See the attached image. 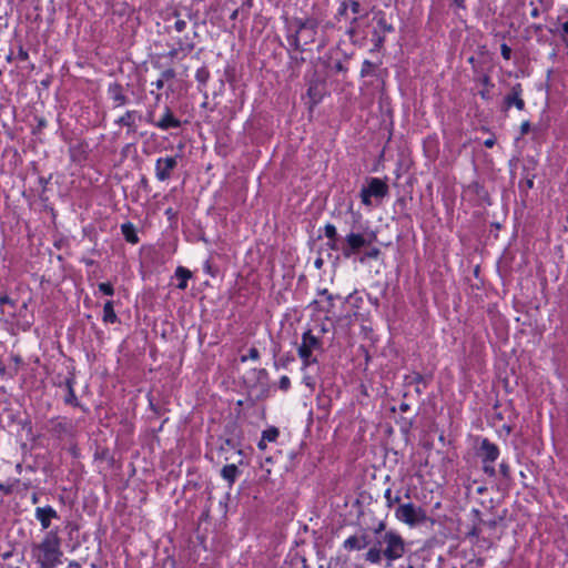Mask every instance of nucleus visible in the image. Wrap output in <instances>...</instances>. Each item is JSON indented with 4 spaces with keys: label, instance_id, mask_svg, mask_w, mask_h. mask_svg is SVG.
Listing matches in <instances>:
<instances>
[{
    "label": "nucleus",
    "instance_id": "obj_1",
    "mask_svg": "<svg viewBox=\"0 0 568 568\" xmlns=\"http://www.w3.org/2000/svg\"><path fill=\"white\" fill-rule=\"evenodd\" d=\"M406 552V544L403 537L395 530H388L378 539H373L372 546L364 555L365 561L372 565H379L386 560V566L402 558Z\"/></svg>",
    "mask_w": 568,
    "mask_h": 568
},
{
    "label": "nucleus",
    "instance_id": "obj_2",
    "mask_svg": "<svg viewBox=\"0 0 568 568\" xmlns=\"http://www.w3.org/2000/svg\"><path fill=\"white\" fill-rule=\"evenodd\" d=\"M61 539L58 530H50L45 534L40 544L32 546V557L40 568H54L61 562L62 551L60 549Z\"/></svg>",
    "mask_w": 568,
    "mask_h": 568
},
{
    "label": "nucleus",
    "instance_id": "obj_3",
    "mask_svg": "<svg viewBox=\"0 0 568 568\" xmlns=\"http://www.w3.org/2000/svg\"><path fill=\"white\" fill-rule=\"evenodd\" d=\"M375 240V233L371 232L368 227L354 225L342 243V254L344 257L349 258L359 253L362 248L369 246Z\"/></svg>",
    "mask_w": 568,
    "mask_h": 568
},
{
    "label": "nucleus",
    "instance_id": "obj_4",
    "mask_svg": "<svg viewBox=\"0 0 568 568\" xmlns=\"http://www.w3.org/2000/svg\"><path fill=\"white\" fill-rule=\"evenodd\" d=\"M294 23L296 26L295 33L291 34L287 40L294 50L303 51L304 49L301 45V40L304 41V45L314 42L318 22L314 18H306L295 19Z\"/></svg>",
    "mask_w": 568,
    "mask_h": 568
},
{
    "label": "nucleus",
    "instance_id": "obj_5",
    "mask_svg": "<svg viewBox=\"0 0 568 568\" xmlns=\"http://www.w3.org/2000/svg\"><path fill=\"white\" fill-rule=\"evenodd\" d=\"M395 517L398 521L409 527H416L427 521L434 523V520L427 516L425 509L412 501L399 504L395 509Z\"/></svg>",
    "mask_w": 568,
    "mask_h": 568
},
{
    "label": "nucleus",
    "instance_id": "obj_6",
    "mask_svg": "<svg viewBox=\"0 0 568 568\" xmlns=\"http://www.w3.org/2000/svg\"><path fill=\"white\" fill-rule=\"evenodd\" d=\"M476 455L480 458L484 474L488 477H496L497 470L494 463L500 455L499 447L488 438H481Z\"/></svg>",
    "mask_w": 568,
    "mask_h": 568
},
{
    "label": "nucleus",
    "instance_id": "obj_7",
    "mask_svg": "<svg viewBox=\"0 0 568 568\" xmlns=\"http://www.w3.org/2000/svg\"><path fill=\"white\" fill-rule=\"evenodd\" d=\"M321 347V339L314 336L311 329H307L306 332L303 333L302 343L297 348L298 356L303 362V368H306L310 365L317 363L316 357L312 356V352L313 349H320Z\"/></svg>",
    "mask_w": 568,
    "mask_h": 568
},
{
    "label": "nucleus",
    "instance_id": "obj_8",
    "mask_svg": "<svg viewBox=\"0 0 568 568\" xmlns=\"http://www.w3.org/2000/svg\"><path fill=\"white\" fill-rule=\"evenodd\" d=\"M389 189L386 182L378 178H371L367 181V186L361 190V200L364 205H371V197L384 199L388 195Z\"/></svg>",
    "mask_w": 568,
    "mask_h": 568
},
{
    "label": "nucleus",
    "instance_id": "obj_9",
    "mask_svg": "<svg viewBox=\"0 0 568 568\" xmlns=\"http://www.w3.org/2000/svg\"><path fill=\"white\" fill-rule=\"evenodd\" d=\"M179 155L159 158L155 162V176L164 182L171 179L173 171L178 166Z\"/></svg>",
    "mask_w": 568,
    "mask_h": 568
},
{
    "label": "nucleus",
    "instance_id": "obj_10",
    "mask_svg": "<svg viewBox=\"0 0 568 568\" xmlns=\"http://www.w3.org/2000/svg\"><path fill=\"white\" fill-rule=\"evenodd\" d=\"M523 92L521 83L514 84L503 100V110L507 111L511 106H515L519 111L525 110L526 103L523 99Z\"/></svg>",
    "mask_w": 568,
    "mask_h": 568
},
{
    "label": "nucleus",
    "instance_id": "obj_11",
    "mask_svg": "<svg viewBox=\"0 0 568 568\" xmlns=\"http://www.w3.org/2000/svg\"><path fill=\"white\" fill-rule=\"evenodd\" d=\"M372 541L373 539H371L365 531H362L358 535H353L345 539L343 542V548L347 551H358L367 548L368 546L371 547Z\"/></svg>",
    "mask_w": 568,
    "mask_h": 568
},
{
    "label": "nucleus",
    "instance_id": "obj_12",
    "mask_svg": "<svg viewBox=\"0 0 568 568\" xmlns=\"http://www.w3.org/2000/svg\"><path fill=\"white\" fill-rule=\"evenodd\" d=\"M182 122L174 115L170 106L165 105L162 116L156 121V128L162 131L181 128Z\"/></svg>",
    "mask_w": 568,
    "mask_h": 568
},
{
    "label": "nucleus",
    "instance_id": "obj_13",
    "mask_svg": "<svg viewBox=\"0 0 568 568\" xmlns=\"http://www.w3.org/2000/svg\"><path fill=\"white\" fill-rule=\"evenodd\" d=\"M50 423H51L50 432L59 438H62L72 433V429H73L72 422L70 419H68L67 417H57V418H53Z\"/></svg>",
    "mask_w": 568,
    "mask_h": 568
},
{
    "label": "nucleus",
    "instance_id": "obj_14",
    "mask_svg": "<svg viewBox=\"0 0 568 568\" xmlns=\"http://www.w3.org/2000/svg\"><path fill=\"white\" fill-rule=\"evenodd\" d=\"M536 164V161L532 158H530L527 160V164H525L523 168L524 178L519 182V189L525 193H527L528 190L534 187L535 174L531 173L530 171L535 169Z\"/></svg>",
    "mask_w": 568,
    "mask_h": 568
},
{
    "label": "nucleus",
    "instance_id": "obj_15",
    "mask_svg": "<svg viewBox=\"0 0 568 568\" xmlns=\"http://www.w3.org/2000/svg\"><path fill=\"white\" fill-rule=\"evenodd\" d=\"M34 516L40 521L42 529L50 528L51 520L59 518L58 513L51 506L38 507Z\"/></svg>",
    "mask_w": 568,
    "mask_h": 568
},
{
    "label": "nucleus",
    "instance_id": "obj_16",
    "mask_svg": "<svg viewBox=\"0 0 568 568\" xmlns=\"http://www.w3.org/2000/svg\"><path fill=\"white\" fill-rule=\"evenodd\" d=\"M476 75L474 77V81L478 82L483 85V90L479 91V95L483 100L489 101L491 99L490 88H494V83L491 82V78L488 73L478 71L475 69Z\"/></svg>",
    "mask_w": 568,
    "mask_h": 568
},
{
    "label": "nucleus",
    "instance_id": "obj_17",
    "mask_svg": "<svg viewBox=\"0 0 568 568\" xmlns=\"http://www.w3.org/2000/svg\"><path fill=\"white\" fill-rule=\"evenodd\" d=\"M108 94L113 101L115 108L123 106L128 103V97L124 93V88L118 82L111 83L108 87Z\"/></svg>",
    "mask_w": 568,
    "mask_h": 568
},
{
    "label": "nucleus",
    "instance_id": "obj_18",
    "mask_svg": "<svg viewBox=\"0 0 568 568\" xmlns=\"http://www.w3.org/2000/svg\"><path fill=\"white\" fill-rule=\"evenodd\" d=\"M135 118L142 120V115L135 110H128L122 116H120L115 123L121 126L128 128V133L136 132Z\"/></svg>",
    "mask_w": 568,
    "mask_h": 568
},
{
    "label": "nucleus",
    "instance_id": "obj_19",
    "mask_svg": "<svg viewBox=\"0 0 568 568\" xmlns=\"http://www.w3.org/2000/svg\"><path fill=\"white\" fill-rule=\"evenodd\" d=\"M373 20L376 22V27L373 30H378L381 34L390 33L394 31V27L386 19V14L383 11L374 13Z\"/></svg>",
    "mask_w": 568,
    "mask_h": 568
},
{
    "label": "nucleus",
    "instance_id": "obj_20",
    "mask_svg": "<svg viewBox=\"0 0 568 568\" xmlns=\"http://www.w3.org/2000/svg\"><path fill=\"white\" fill-rule=\"evenodd\" d=\"M240 474H241V471L235 464L225 465L221 469V476L223 479H225L229 483L230 487L235 483V480Z\"/></svg>",
    "mask_w": 568,
    "mask_h": 568
},
{
    "label": "nucleus",
    "instance_id": "obj_21",
    "mask_svg": "<svg viewBox=\"0 0 568 568\" xmlns=\"http://www.w3.org/2000/svg\"><path fill=\"white\" fill-rule=\"evenodd\" d=\"M73 385H74L73 377H69L65 379V387H67L68 394L64 397V403L73 406V407H78V406H80V404H79L78 397L74 393Z\"/></svg>",
    "mask_w": 568,
    "mask_h": 568
},
{
    "label": "nucleus",
    "instance_id": "obj_22",
    "mask_svg": "<svg viewBox=\"0 0 568 568\" xmlns=\"http://www.w3.org/2000/svg\"><path fill=\"white\" fill-rule=\"evenodd\" d=\"M175 276L179 280L176 287L179 290H185L187 287V281L192 277V272L183 266H178Z\"/></svg>",
    "mask_w": 568,
    "mask_h": 568
},
{
    "label": "nucleus",
    "instance_id": "obj_23",
    "mask_svg": "<svg viewBox=\"0 0 568 568\" xmlns=\"http://www.w3.org/2000/svg\"><path fill=\"white\" fill-rule=\"evenodd\" d=\"M104 323L114 324L119 321L116 313L114 312L113 301H106L103 306V317Z\"/></svg>",
    "mask_w": 568,
    "mask_h": 568
},
{
    "label": "nucleus",
    "instance_id": "obj_24",
    "mask_svg": "<svg viewBox=\"0 0 568 568\" xmlns=\"http://www.w3.org/2000/svg\"><path fill=\"white\" fill-rule=\"evenodd\" d=\"M121 231L126 242L131 244H136L139 242V236L132 223L128 222L122 224Z\"/></svg>",
    "mask_w": 568,
    "mask_h": 568
},
{
    "label": "nucleus",
    "instance_id": "obj_25",
    "mask_svg": "<svg viewBox=\"0 0 568 568\" xmlns=\"http://www.w3.org/2000/svg\"><path fill=\"white\" fill-rule=\"evenodd\" d=\"M175 44L184 54L190 53L195 48L193 39L189 36L175 38Z\"/></svg>",
    "mask_w": 568,
    "mask_h": 568
},
{
    "label": "nucleus",
    "instance_id": "obj_26",
    "mask_svg": "<svg viewBox=\"0 0 568 568\" xmlns=\"http://www.w3.org/2000/svg\"><path fill=\"white\" fill-rule=\"evenodd\" d=\"M239 446H240V444L235 439H233V438H225V439L222 440V444H221L219 450L221 453H223V452H227L230 449H233L239 455H242V449Z\"/></svg>",
    "mask_w": 568,
    "mask_h": 568
},
{
    "label": "nucleus",
    "instance_id": "obj_27",
    "mask_svg": "<svg viewBox=\"0 0 568 568\" xmlns=\"http://www.w3.org/2000/svg\"><path fill=\"white\" fill-rule=\"evenodd\" d=\"M471 513H473L474 517L476 518V520L478 521V524H483V525L487 526L490 529H495L497 527L498 523L500 520H503V518H504V517H499V518H493V519H489V520H484L480 517V515H481L480 510L473 509Z\"/></svg>",
    "mask_w": 568,
    "mask_h": 568
},
{
    "label": "nucleus",
    "instance_id": "obj_28",
    "mask_svg": "<svg viewBox=\"0 0 568 568\" xmlns=\"http://www.w3.org/2000/svg\"><path fill=\"white\" fill-rule=\"evenodd\" d=\"M372 41H373V48L372 52L381 51L385 43V36L381 34L378 30H373L372 32Z\"/></svg>",
    "mask_w": 568,
    "mask_h": 568
},
{
    "label": "nucleus",
    "instance_id": "obj_29",
    "mask_svg": "<svg viewBox=\"0 0 568 568\" xmlns=\"http://www.w3.org/2000/svg\"><path fill=\"white\" fill-rule=\"evenodd\" d=\"M384 498L386 501V507L388 509L393 508L395 505H399L400 503V496L399 494L393 495V491L390 488H387L384 493Z\"/></svg>",
    "mask_w": 568,
    "mask_h": 568
},
{
    "label": "nucleus",
    "instance_id": "obj_30",
    "mask_svg": "<svg viewBox=\"0 0 568 568\" xmlns=\"http://www.w3.org/2000/svg\"><path fill=\"white\" fill-rule=\"evenodd\" d=\"M280 436V430L275 426H271L267 429L263 430L262 438L268 443H274Z\"/></svg>",
    "mask_w": 568,
    "mask_h": 568
},
{
    "label": "nucleus",
    "instance_id": "obj_31",
    "mask_svg": "<svg viewBox=\"0 0 568 568\" xmlns=\"http://www.w3.org/2000/svg\"><path fill=\"white\" fill-rule=\"evenodd\" d=\"M195 79L201 85L205 87L210 79L209 69L206 67H202V68L197 69L196 73H195Z\"/></svg>",
    "mask_w": 568,
    "mask_h": 568
},
{
    "label": "nucleus",
    "instance_id": "obj_32",
    "mask_svg": "<svg viewBox=\"0 0 568 568\" xmlns=\"http://www.w3.org/2000/svg\"><path fill=\"white\" fill-rule=\"evenodd\" d=\"M405 382L407 384H423L424 387L426 386L425 377L420 373H413L412 375L406 376Z\"/></svg>",
    "mask_w": 568,
    "mask_h": 568
},
{
    "label": "nucleus",
    "instance_id": "obj_33",
    "mask_svg": "<svg viewBox=\"0 0 568 568\" xmlns=\"http://www.w3.org/2000/svg\"><path fill=\"white\" fill-rule=\"evenodd\" d=\"M290 568H310L307 565V561L304 557L301 556H294L291 559V562L286 565Z\"/></svg>",
    "mask_w": 568,
    "mask_h": 568
},
{
    "label": "nucleus",
    "instance_id": "obj_34",
    "mask_svg": "<svg viewBox=\"0 0 568 568\" xmlns=\"http://www.w3.org/2000/svg\"><path fill=\"white\" fill-rule=\"evenodd\" d=\"M375 68H376L375 63L371 62L369 60H364V62L362 64L361 77L366 78V77L372 75Z\"/></svg>",
    "mask_w": 568,
    "mask_h": 568
},
{
    "label": "nucleus",
    "instance_id": "obj_35",
    "mask_svg": "<svg viewBox=\"0 0 568 568\" xmlns=\"http://www.w3.org/2000/svg\"><path fill=\"white\" fill-rule=\"evenodd\" d=\"M498 471H499L500 476L503 477V479H505V480H510L511 479L510 466L505 460H503L499 464V470Z\"/></svg>",
    "mask_w": 568,
    "mask_h": 568
},
{
    "label": "nucleus",
    "instance_id": "obj_36",
    "mask_svg": "<svg viewBox=\"0 0 568 568\" xmlns=\"http://www.w3.org/2000/svg\"><path fill=\"white\" fill-rule=\"evenodd\" d=\"M324 233H325V236L328 239V240H337L338 237V234H337V231H336V227L335 225L331 224V223H327L324 227Z\"/></svg>",
    "mask_w": 568,
    "mask_h": 568
},
{
    "label": "nucleus",
    "instance_id": "obj_37",
    "mask_svg": "<svg viewBox=\"0 0 568 568\" xmlns=\"http://www.w3.org/2000/svg\"><path fill=\"white\" fill-rule=\"evenodd\" d=\"M99 291L102 292L104 295H109V296L114 295V288L110 282L100 283Z\"/></svg>",
    "mask_w": 568,
    "mask_h": 568
},
{
    "label": "nucleus",
    "instance_id": "obj_38",
    "mask_svg": "<svg viewBox=\"0 0 568 568\" xmlns=\"http://www.w3.org/2000/svg\"><path fill=\"white\" fill-rule=\"evenodd\" d=\"M347 11H348V2L346 0H343L339 3L336 18L341 20V18H347Z\"/></svg>",
    "mask_w": 568,
    "mask_h": 568
},
{
    "label": "nucleus",
    "instance_id": "obj_39",
    "mask_svg": "<svg viewBox=\"0 0 568 568\" xmlns=\"http://www.w3.org/2000/svg\"><path fill=\"white\" fill-rule=\"evenodd\" d=\"M386 532H388V530H386V523L381 521L377 525V527L374 528V538L373 539H378L381 536L385 535Z\"/></svg>",
    "mask_w": 568,
    "mask_h": 568
},
{
    "label": "nucleus",
    "instance_id": "obj_40",
    "mask_svg": "<svg viewBox=\"0 0 568 568\" xmlns=\"http://www.w3.org/2000/svg\"><path fill=\"white\" fill-rule=\"evenodd\" d=\"M381 254V250L378 247H372L367 252H365L364 256L361 258V262H364L366 258H377Z\"/></svg>",
    "mask_w": 568,
    "mask_h": 568
},
{
    "label": "nucleus",
    "instance_id": "obj_41",
    "mask_svg": "<svg viewBox=\"0 0 568 568\" xmlns=\"http://www.w3.org/2000/svg\"><path fill=\"white\" fill-rule=\"evenodd\" d=\"M247 358H251L253 361H257L260 358V352L256 347H251L248 349V355L247 356H243L241 358L242 362H245Z\"/></svg>",
    "mask_w": 568,
    "mask_h": 568
},
{
    "label": "nucleus",
    "instance_id": "obj_42",
    "mask_svg": "<svg viewBox=\"0 0 568 568\" xmlns=\"http://www.w3.org/2000/svg\"><path fill=\"white\" fill-rule=\"evenodd\" d=\"M144 121L148 123V124H151L153 126L156 128V121L155 120V114H154V110H148L146 113H145V116L143 118Z\"/></svg>",
    "mask_w": 568,
    "mask_h": 568
},
{
    "label": "nucleus",
    "instance_id": "obj_43",
    "mask_svg": "<svg viewBox=\"0 0 568 568\" xmlns=\"http://www.w3.org/2000/svg\"><path fill=\"white\" fill-rule=\"evenodd\" d=\"M17 302L10 298L7 294L0 295V305H9L11 308L16 307Z\"/></svg>",
    "mask_w": 568,
    "mask_h": 568
},
{
    "label": "nucleus",
    "instance_id": "obj_44",
    "mask_svg": "<svg viewBox=\"0 0 568 568\" xmlns=\"http://www.w3.org/2000/svg\"><path fill=\"white\" fill-rule=\"evenodd\" d=\"M186 21L183 20V19H176V21L174 22L173 24V29L179 32V33H182L185 29H186Z\"/></svg>",
    "mask_w": 568,
    "mask_h": 568
},
{
    "label": "nucleus",
    "instance_id": "obj_45",
    "mask_svg": "<svg viewBox=\"0 0 568 568\" xmlns=\"http://www.w3.org/2000/svg\"><path fill=\"white\" fill-rule=\"evenodd\" d=\"M161 79H163L164 81H170V80H173L175 78V71L174 69L172 68H169L166 70H164L162 73H161Z\"/></svg>",
    "mask_w": 568,
    "mask_h": 568
},
{
    "label": "nucleus",
    "instance_id": "obj_46",
    "mask_svg": "<svg viewBox=\"0 0 568 568\" xmlns=\"http://www.w3.org/2000/svg\"><path fill=\"white\" fill-rule=\"evenodd\" d=\"M280 389L286 392L291 387V381L287 376H282L278 381Z\"/></svg>",
    "mask_w": 568,
    "mask_h": 568
},
{
    "label": "nucleus",
    "instance_id": "obj_47",
    "mask_svg": "<svg viewBox=\"0 0 568 568\" xmlns=\"http://www.w3.org/2000/svg\"><path fill=\"white\" fill-rule=\"evenodd\" d=\"M348 2V9H351V11L354 13V14H358L361 12V3L356 0H346Z\"/></svg>",
    "mask_w": 568,
    "mask_h": 568
},
{
    "label": "nucleus",
    "instance_id": "obj_48",
    "mask_svg": "<svg viewBox=\"0 0 568 568\" xmlns=\"http://www.w3.org/2000/svg\"><path fill=\"white\" fill-rule=\"evenodd\" d=\"M321 295H325L326 298H327V302H328V307L325 308L326 312H329L331 308L334 306L333 304V300H334V296L332 294L328 293V291L326 288L318 292Z\"/></svg>",
    "mask_w": 568,
    "mask_h": 568
},
{
    "label": "nucleus",
    "instance_id": "obj_49",
    "mask_svg": "<svg viewBox=\"0 0 568 568\" xmlns=\"http://www.w3.org/2000/svg\"><path fill=\"white\" fill-rule=\"evenodd\" d=\"M501 55L505 60H510L511 58V48L506 43L500 45Z\"/></svg>",
    "mask_w": 568,
    "mask_h": 568
},
{
    "label": "nucleus",
    "instance_id": "obj_50",
    "mask_svg": "<svg viewBox=\"0 0 568 568\" xmlns=\"http://www.w3.org/2000/svg\"><path fill=\"white\" fill-rule=\"evenodd\" d=\"M14 555V549L13 548H9V549H3L1 546H0V557L4 560L11 558L12 556Z\"/></svg>",
    "mask_w": 568,
    "mask_h": 568
},
{
    "label": "nucleus",
    "instance_id": "obj_51",
    "mask_svg": "<svg viewBox=\"0 0 568 568\" xmlns=\"http://www.w3.org/2000/svg\"><path fill=\"white\" fill-rule=\"evenodd\" d=\"M303 383L308 387L311 388L312 390L315 388V385H316V382L314 379V377L310 376V375H305L303 377Z\"/></svg>",
    "mask_w": 568,
    "mask_h": 568
},
{
    "label": "nucleus",
    "instance_id": "obj_52",
    "mask_svg": "<svg viewBox=\"0 0 568 568\" xmlns=\"http://www.w3.org/2000/svg\"><path fill=\"white\" fill-rule=\"evenodd\" d=\"M561 28H562L561 39L565 42V44L568 47V21L564 22Z\"/></svg>",
    "mask_w": 568,
    "mask_h": 568
},
{
    "label": "nucleus",
    "instance_id": "obj_53",
    "mask_svg": "<svg viewBox=\"0 0 568 568\" xmlns=\"http://www.w3.org/2000/svg\"><path fill=\"white\" fill-rule=\"evenodd\" d=\"M480 534H481V529H480V527H479L477 524H475V525L471 527V529L469 530L468 536H469V537H476V538H477V537H479V536H480Z\"/></svg>",
    "mask_w": 568,
    "mask_h": 568
},
{
    "label": "nucleus",
    "instance_id": "obj_54",
    "mask_svg": "<svg viewBox=\"0 0 568 568\" xmlns=\"http://www.w3.org/2000/svg\"><path fill=\"white\" fill-rule=\"evenodd\" d=\"M531 129V125H530V122L529 121H524L521 124H520V134L521 135H526L529 133Z\"/></svg>",
    "mask_w": 568,
    "mask_h": 568
},
{
    "label": "nucleus",
    "instance_id": "obj_55",
    "mask_svg": "<svg viewBox=\"0 0 568 568\" xmlns=\"http://www.w3.org/2000/svg\"><path fill=\"white\" fill-rule=\"evenodd\" d=\"M357 22H358V18L357 17H354L351 20V28L346 31L347 34L354 36L356 33V24H357Z\"/></svg>",
    "mask_w": 568,
    "mask_h": 568
},
{
    "label": "nucleus",
    "instance_id": "obj_56",
    "mask_svg": "<svg viewBox=\"0 0 568 568\" xmlns=\"http://www.w3.org/2000/svg\"><path fill=\"white\" fill-rule=\"evenodd\" d=\"M327 246L333 251H341L342 244L341 245L338 244V239L337 240H328Z\"/></svg>",
    "mask_w": 568,
    "mask_h": 568
},
{
    "label": "nucleus",
    "instance_id": "obj_57",
    "mask_svg": "<svg viewBox=\"0 0 568 568\" xmlns=\"http://www.w3.org/2000/svg\"><path fill=\"white\" fill-rule=\"evenodd\" d=\"M0 490L4 495H10L13 491V487H12V485H6V484L0 483Z\"/></svg>",
    "mask_w": 568,
    "mask_h": 568
},
{
    "label": "nucleus",
    "instance_id": "obj_58",
    "mask_svg": "<svg viewBox=\"0 0 568 568\" xmlns=\"http://www.w3.org/2000/svg\"><path fill=\"white\" fill-rule=\"evenodd\" d=\"M181 52V49H179L178 47H173L166 54L168 58L170 59H174L179 55V53Z\"/></svg>",
    "mask_w": 568,
    "mask_h": 568
},
{
    "label": "nucleus",
    "instance_id": "obj_59",
    "mask_svg": "<svg viewBox=\"0 0 568 568\" xmlns=\"http://www.w3.org/2000/svg\"><path fill=\"white\" fill-rule=\"evenodd\" d=\"M50 179H51V176H49V178L40 176L39 178L38 181H39V184L42 186V192H45L47 185H48Z\"/></svg>",
    "mask_w": 568,
    "mask_h": 568
},
{
    "label": "nucleus",
    "instance_id": "obj_60",
    "mask_svg": "<svg viewBox=\"0 0 568 568\" xmlns=\"http://www.w3.org/2000/svg\"><path fill=\"white\" fill-rule=\"evenodd\" d=\"M334 70L336 72H346L347 68L341 61H338L334 64Z\"/></svg>",
    "mask_w": 568,
    "mask_h": 568
},
{
    "label": "nucleus",
    "instance_id": "obj_61",
    "mask_svg": "<svg viewBox=\"0 0 568 568\" xmlns=\"http://www.w3.org/2000/svg\"><path fill=\"white\" fill-rule=\"evenodd\" d=\"M496 143L495 138H490L484 141V145L488 149H491Z\"/></svg>",
    "mask_w": 568,
    "mask_h": 568
},
{
    "label": "nucleus",
    "instance_id": "obj_62",
    "mask_svg": "<svg viewBox=\"0 0 568 568\" xmlns=\"http://www.w3.org/2000/svg\"><path fill=\"white\" fill-rule=\"evenodd\" d=\"M164 82L165 81L160 78L155 82H153L152 84L156 88V90H161L164 87Z\"/></svg>",
    "mask_w": 568,
    "mask_h": 568
},
{
    "label": "nucleus",
    "instance_id": "obj_63",
    "mask_svg": "<svg viewBox=\"0 0 568 568\" xmlns=\"http://www.w3.org/2000/svg\"><path fill=\"white\" fill-rule=\"evenodd\" d=\"M19 58L23 61L28 60L29 59V54L27 51H24L22 48L19 50Z\"/></svg>",
    "mask_w": 568,
    "mask_h": 568
},
{
    "label": "nucleus",
    "instance_id": "obj_64",
    "mask_svg": "<svg viewBox=\"0 0 568 568\" xmlns=\"http://www.w3.org/2000/svg\"><path fill=\"white\" fill-rule=\"evenodd\" d=\"M539 14H540L539 9H538L537 7H534V8L531 9V11H530V16H531L532 18H538V17H539Z\"/></svg>",
    "mask_w": 568,
    "mask_h": 568
}]
</instances>
